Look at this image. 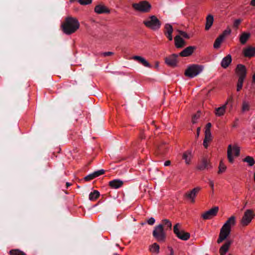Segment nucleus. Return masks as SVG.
<instances>
[{
  "label": "nucleus",
  "instance_id": "obj_1",
  "mask_svg": "<svg viewBox=\"0 0 255 255\" xmlns=\"http://www.w3.org/2000/svg\"><path fill=\"white\" fill-rule=\"evenodd\" d=\"M62 28L63 32L68 35L74 33L80 26L78 20L72 17H68L62 23Z\"/></svg>",
  "mask_w": 255,
  "mask_h": 255
},
{
  "label": "nucleus",
  "instance_id": "obj_2",
  "mask_svg": "<svg viewBox=\"0 0 255 255\" xmlns=\"http://www.w3.org/2000/svg\"><path fill=\"white\" fill-rule=\"evenodd\" d=\"M204 66L201 65L192 64L188 67L185 71V76L192 78L199 75L203 70Z\"/></svg>",
  "mask_w": 255,
  "mask_h": 255
},
{
  "label": "nucleus",
  "instance_id": "obj_3",
  "mask_svg": "<svg viewBox=\"0 0 255 255\" xmlns=\"http://www.w3.org/2000/svg\"><path fill=\"white\" fill-rule=\"evenodd\" d=\"M166 232L162 225H157L154 227L152 236L157 242L163 243L165 242L166 238Z\"/></svg>",
  "mask_w": 255,
  "mask_h": 255
},
{
  "label": "nucleus",
  "instance_id": "obj_4",
  "mask_svg": "<svg viewBox=\"0 0 255 255\" xmlns=\"http://www.w3.org/2000/svg\"><path fill=\"white\" fill-rule=\"evenodd\" d=\"M143 23L144 25L153 30H156L160 28L161 23L155 15H151L144 20Z\"/></svg>",
  "mask_w": 255,
  "mask_h": 255
},
{
  "label": "nucleus",
  "instance_id": "obj_5",
  "mask_svg": "<svg viewBox=\"0 0 255 255\" xmlns=\"http://www.w3.org/2000/svg\"><path fill=\"white\" fill-rule=\"evenodd\" d=\"M132 7L135 10L142 12H149L151 8V4L147 1H140L138 3H133Z\"/></svg>",
  "mask_w": 255,
  "mask_h": 255
},
{
  "label": "nucleus",
  "instance_id": "obj_6",
  "mask_svg": "<svg viewBox=\"0 0 255 255\" xmlns=\"http://www.w3.org/2000/svg\"><path fill=\"white\" fill-rule=\"evenodd\" d=\"M234 151L235 156H238L240 155V150L237 146L232 147L231 144L228 145L227 149V157L230 163L234 162V157L232 154V151Z\"/></svg>",
  "mask_w": 255,
  "mask_h": 255
},
{
  "label": "nucleus",
  "instance_id": "obj_7",
  "mask_svg": "<svg viewBox=\"0 0 255 255\" xmlns=\"http://www.w3.org/2000/svg\"><path fill=\"white\" fill-rule=\"evenodd\" d=\"M230 229L226 228V227H222L220 230L219 238L217 240V243L220 244L229 236L231 233Z\"/></svg>",
  "mask_w": 255,
  "mask_h": 255
},
{
  "label": "nucleus",
  "instance_id": "obj_8",
  "mask_svg": "<svg viewBox=\"0 0 255 255\" xmlns=\"http://www.w3.org/2000/svg\"><path fill=\"white\" fill-rule=\"evenodd\" d=\"M254 217L253 211L251 210H247L244 213L242 218L241 223L243 226L248 225Z\"/></svg>",
  "mask_w": 255,
  "mask_h": 255
},
{
  "label": "nucleus",
  "instance_id": "obj_9",
  "mask_svg": "<svg viewBox=\"0 0 255 255\" xmlns=\"http://www.w3.org/2000/svg\"><path fill=\"white\" fill-rule=\"evenodd\" d=\"M219 210L218 207H214V208L210 209L209 210L205 212L202 215V217L204 220H208L211 219L212 217L215 216L217 214Z\"/></svg>",
  "mask_w": 255,
  "mask_h": 255
},
{
  "label": "nucleus",
  "instance_id": "obj_10",
  "mask_svg": "<svg viewBox=\"0 0 255 255\" xmlns=\"http://www.w3.org/2000/svg\"><path fill=\"white\" fill-rule=\"evenodd\" d=\"M201 188L200 187H196L190 191L187 192L184 195V197L190 200L192 203L195 202V198L198 193V192L200 190Z\"/></svg>",
  "mask_w": 255,
  "mask_h": 255
},
{
  "label": "nucleus",
  "instance_id": "obj_11",
  "mask_svg": "<svg viewBox=\"0 0 255 255\" xmlns=\"http://www.w3.org/2000/svg\"><path fill=\"white\" fill-rule=\"evenodd\" d=\"M236 73L238 75L239 78H243L245 79L247 74L246 67L242 64H238L236 68Z\"/></svg>",
  "mask_w": 255,
  "mask_h": 255
},
{
  "label": "nucleus",
  "instance_id": "obj_12",
  "mask_svg": "<svg viewBox=\"0 0 255 255\" xmlns=\"http://www.w3.org/2000/svg\"><path fill=\"white\" fill-rule=\"evenodd\" d=\"M178 55L175 54H173L171 56L165 58V63L169 66L171 67H174L177 64V57Z\"/></svg>",
  "mask_w": 255,
  "mask_h": 255
},
{
  "label": "nucleus",
  "instance_id": "obj_13",
  "mask_svg": "<svg viewBox=\"0 0 255 255\" xmlns=\"http://www.w3.org/2000/svg\"><path fill=\"white\" fill-rule=\"evenodd\" d=\"M95 12L98 14L110 13V9L103 4H99L96 5L94 9Z\"/></svg>",
  "mask_w": 255,
  "mask_h": 255
},
{
  "label": "nucleus",
  "instance_id": "obj_14",
  "mask_svg": "<svg viewBox=\"0 0 255 255\" xmlns=\"http://www.w3.org/2000/svg\"><path fill=\"white\" fill-rule=\"evenodd\" d=\"M245 57H252L255 55V47L249 46L243 49Z\"/></svg>",
  "mask_w": 255,
  "mask_h": 255
},
{
  "label": "nucleus",
  "instance_id": "obj_15",
  "mask_svg": "<svg viewBox=\"0 0 255 255\" xmlns=\"http://www.w3.org/2000/svg\"><path fill=\"white\" fill-rule=\"evenodd\" d=\"M195 49L196 47L195 46H188L182 51L179 53V55L182 57L189 56L192 54Z\"/></svg>",
  "mask_w": 255,
  "mask_h": 255
},
{
  "label": "nucleus",
  "instance_id": "obj_16",
  "mask_svg": "<svg viewBox=\"0 0 255 255\" xmlns=\"http://www.w3.org/2000/svg\"><path fill=\"white\" fill-rule=\"evenodd\" d=\"M124 184L120 179H114L109 182V186L113 189H118L121 187Z\"/></svg>",
  "mask_w": 255,
  "mask_h": 255
},
{
  "label": "nucleus",
  "instance_id": "obj_17",
  "mask_svg": "<svg viewBox=\"0 0 255 255\" xmlns=\"http://www.w3.org/2000/svg\"><path fill=\"white\" fill-rule=\"evenodd\" d=\"M132 59L135 61H138L139 63L141 64L145 67L151 68L152 66L146 60V59L140 56H134Z\"/></svg>",
  "mask_w": 255,
  "mask_h": 255
},
{
  "label": "nucleus",
  "instance_id": "obj_18",
  "mask_svg": "<svg viewBox=\"0 0 255 255\" xmlns=\"http://www.w3.org/2000/svg\"><path fill=\"white\" fill-rule=\"evenodd\" d=\"M175 45L177 48L183 47L186 45V42L180 35H177L174 38Z\"/></svg>",
  "mask_w": 255,
  "mask_h": 255
},
{
  "label": "nucleus",
  "instance_id": "obj_19",
  "mask_svg": "<svg viewBox=\"0 0 255 255\" xmlns=\"http://www.w3.org/2000/svg\"><path fill=\"white\" fill-rule=\"evenodd\" d=\"M232 62V57L229 54L222 59L221 65L224 68H227Z\"/></svg>",
  "mask_w": 255,
  "mask_h": 255
},
{
  "label": "nucleus",
  "instance_id": "obj_20",
  "mask_svg": "<svg viewBox=\"0 0 255 255\" xmlns=\"http://www.w3.org/2000/svg\"><path fill=\"white\" fill-rule=\"evenodd\" d=\"M232 244L231 241H227L226 243L220 248V255H225L228 252L230 246Z\"/></svg>",
  "mask_w": 255,
  "mask_h": 255
},
{
  "label": "nucleus",
  "instance_id": "obj_21",
  "mask_svg": "<svg viewBox=\"0 0 255 255\" xmlns=\"http://www.w3.org/2000/svg\"><path fill=\"white\" fill-rule=\"evenodd\" d=\"M158 225H162V227L163 229H165L166 231L168 230H171L172 228V223L168 219H164L161 221V223L159 224Z\"/></svg>",
  "mask_w": 255,
  "mask_h": 255
},
{
  "label": "nucleus",
  "instance_id": "obj_22",
  "mask_svg": "<svg viewBox=\"0 0 255 255\" xmlns=\"http://www.w3.org/2000/svg\"><path fill=\"white\" fill-rule=\"evenodd\" d=\"M214 21L213 16L211 14H209L206 19L205 30H208L212 26Z\"/></svg>",
  "mask_w": 255,
  "mask_h": 255
},
{
  "label": "nucleus",
  "instance_id": "obj_23",
  "mask_svg": "<svg viewBox=\"0 0 255 255\" xmlns=\"http://www.w3.org/2000/svg\"><path fill=\"white\" fill-rule=\"evenodd\" d=\"M176 236L182 240L187 241L190 238V235L189 233L181 230L179 232L178 235H176Z\"/></svg>",
  "mask_w": 255,
  "mask_h": 255
},
{
  "label": "nucleus",
  "instance_id": "obj_24",
  "mask_svg": "<svg viewBox=\"0 0 255 255\" xmlns=\"http://www.w3.org/2000/svg\"><path fill=\"white\" fill-rule=\"evenodd\" d=\"M235 217L234 216H231L228 219L226 222L222 227H226V228L230 229L231 230V227L235 225Z\"/></svg>",
  "mask_w": 255,
  "mask_h": 255
},
{
  "label": "nucleus",
  "instance_id": "obj_25",
  "mask_svg": "<svg viewBox=\"0 0 255 255\" xmlns=\"http://www.w3.org/2000/svg\"><path fill=\"white\" fill-rule=\"evenodd\" d=\"M210 166V164L207 159H203L201 162L198 165V169L202 170L205 169H208Z\"/></svg>",
  "mask_w": 255,
  "mask_h": 255
},
{
  "label": "nucleus",
  "instance_id": "obj_26",
  "mask_svg": "<svg viewBox=\"0 0 255 255\" xmlns=\"http://www.w3.org/2000/svg\"><path fill=\"white\" fill-rule=\"evenodd\" d=\"M251 36L250 33L243 32L241 35L240 41L242 44H245Z\"/></svg>",
  "mask_w": 255,
  "mask_h": 255
},
{
  "label": "nucleus",
  "instance_id": "obj_27",
  "mask_svg": "<svg viewBox=\"0 0 255 255\" xmlns=\"http://www.w3.org/2000/svg\"><path fill=\"white\" fill-rule=\"evenodd\" d=\"M228 101L226 102L225 105L216 109L215 114L216 116L220 117L223 116L224 114L225 109L226 108V105L228 104Z\"/></svg>",
  "mask_w": 255,
  "mask_h": 255
},
{
  "label": "nucleus",
  "instance_id": "obj_28",
  "mask_svg": "<svg viewBox=\"0 0 255 255\" xmlns=\"http://www.w3.org/2000/svg\"><path fill=\"white\" fill-rule=\"evenodd\" d=\"M100 196V192L97 190H94L89 194V200L91 201L96 200Z\"/></svg>",
  "mask_w": 255,
  "mask_h": 255
},
{
  "label": "nucleus",
  "instance_id": "obj_29",
  "mask_svg": "<svg viewBox=\"0 0 255 255\" xmlns=\"http://www.w3.org/2000/svg\"><path fill=\"white\" fill-rule=\"evenodd\" d=\"M243 161L248 163V165L250 166H253L255 163L254 158L250 156H247L243 159Z\"/></svg>",
  "mask_w": 255,
  "mask_h": 255
},
{
  "label": "nucleus",
  "instance_id": "obj_30",
  "mask_svg": "<svg viewBox=\"0 0 255 255\" xmlns=\"http://www.w3.org/2000/svg\"><path fill=\"white\" fill-rule=\"evenodd\" d=\"M224 39V38H223V36L220 35L218 37H217L214 43V47L216 49L219 48Z\"/></svg>",
  "mask_w": 255,
  "mask_h": 255
},
{
  "label": "nucleus",
  "instance_id": "obj_31",
  "mask_svg": "<svg viewBox=\"0 0 255 255\" xmlns=\"http://www.w3.org/2000/svg\"><path fill=\"white\" fill-rule=\"evenodd\" d=\"M164 31L165 34H172L173 31V27L170 24L166 23L164 25Z\"/></svg>",
  "mask_w": 255,
  "mask_h": 255
},
{
  "label": "nucleus",
  "instance_id": "obj_32",
  "mask_svg": "<svg viewBox=\"0 0 255 255\" xmlns=\"http://www.w3.org/2000/svg\"><path fill=\"white\" fill-rule=\"evenodd\" d=\"M159 246L157 243L153 244L149 248L150 252L158 254L159 252Z\"/></svg>",
  "mask_w": 255,
  "mask_h": 255
},
{
  "label": "nucleus",
  "instance_id": "obj_33",
  "mask_svg": "<svg viewBox=\"0 0 255 255\" xmlns=\"http://www.w3.org/2000/svg\"><path fill=\"white\" fill-rule=\"evenodd\" d=\"M191 153L190 151H186L183 153V158L185 160L186 164H189Z\"/></svg>",
  "mask_w": 255,
  "mask_h": 255
},
{
  "label": "nucleus",
  "instance_id": "obj_34",
  "mask_svg": "<svg viewBox=\"0 0 255 255\" xmlns=\"http://www.w3.org/2000/svg\"><path fill=\"white\" fill-rule=\"evenodd\" d=\"M167 148V145L165 143L161 144L158 147V151L161 154H163Z\"/></svg>",
  "mask_w": 255,
  "mask_h": 255
},
{
  "label": "nucleus",
  "instance_id": "obj_35",
  "mask_svg": "<svg viewBox=\"0 0 255 255\" xmlns=\"http://www.w3.org/2000/svg\"><path fill=\"white\" fill-rule=\"evenodd\" d=\"M10 255H26L24 252L19 250H12L9 252Z\"/></svg>",
  "mask_w": 255,
  "mask_h": 255
},
{
  "label": "nucleus",
  "instance_id": "obj_36",
  "mask_svg": "<svg viewBox=\"0 0 255 255\" xmlns=\"http://www.w3.org/2000/svg\"><path fill=\"white\" fill-rule=\"evenodd\" d=\"M226 169V166L224 165L222 160H221L220 162V164L219 166V170L218 173L219 174H221L224 172Z\"/></svg>",
  "mask_w": 255,
  "mask_h": 255
},
{
  "label": "nucleus",
  "instance_id": "obj_37",
  "mask_svg": "<svg viewBox=\"0 0 255 255\" xmlns=\"http://www.w3.org/2000/svg\"><path fill=\"white\" fill-rule=\"evenodd\" d=\"M250 106L249 102L245 101H243L242 108V111L246 112L249 111L250 110Z\"/></svg>",
  "mask_w": 255,
  "mask_h": 255
},
{
  "label": "nucleus",
  "instance_id": "obj_38",
  "mask_svg": "<svg viewBox=\"0 0 255 255\" xmlns=\"http://www.w3.org/2000/svg\"><path fill=\"white\" fill-rule=\"evenodd\" d=\"M244 81V79H243V78H239L237 87V91H240L242 89Z\"/></svg>",
  "mask_w": 255,
  "mask_h": 255
},
{
  "label": "nucleus",
  "instance_id": "obj_39",
  "mask_svg": "<svg viewBox=\"0 0 255 255\" xmlns=\"http://www.w3.org/2000/svg\"><path fill=\"white\" fill-rule=\"evenodd\" d=\"M211 139L212 138L211 131H205L204 140H205L206 141H210Z\"/></svg>",
  "mask_w": 255,
  "mask_h": 255
},
{
  "label": "nucleus",
  "instance_id": "obj_40",
  "mask_svg": "<svg viewBox=\"0 0 255 255\" xmlns=\"http://www.w3.org/2000/svg\"><path fill=\"white\" fill-rule=\"evenodd\" d=\"M201 112L200 111H198L195 115H194L192 119V122L193 124H195L197 122V119L200 117V116Z\"/></svg>",
  "mask_w": 255,
  "mask_h": 255
},
{
  "label": "nucleus",
  "instance_id": "obj_41",
  "mask_svg": "<svg viewBox=\"0 0 255 255\" xmlns=\"http://www.w3.org/2000/svg\"><path fill=\"white\" fill-rule=\"evenodd\" d=\"M78 1L81 5H88L92 3V0H78Z\"/></svg>",
  "mask_w": 255,
  "mask_h": 255
},
{
  "label": "nucleus",
  "instance_id": "obj_42",
  "mask_svg": "<svg viewBox=\"0 0 255 255\" xmlns=\"http://www.w3.org/2000/svg\"><path fill=\"white\" fill-rule=\"evenodd\" d=\"M105 172V170L104 169H101L96 171H95L94 173L95 178L104 174Z\"/></svg>",
  "mask_w": 255,
  "mask_h": 255
},
{
  "label": "nucleus",
  "instance_id": "obj_43",
  "mask_svg": "<svg viewBox=\"0 0 255 255\" xmlns=\"http://www.w3.org/2000/svg\"><path fill=\"white\" fill-rule=\"evenodd\" d=\"M231 32V29L228 27L226 30H225L223 31V33L221 35H220V36H223V38H224L226 35L230 34Z\"/></svg>",
  "mask_w": 255,
  "mask_h": 255
},
{
  "label": "nucleus",
  "instance_id": "obj_44",
  "mask_svg": "<svg viewBox=\"0 0 255 255\" xmlns=\"http://www.w3.org/2000/svg\"><path fill=\"white\" fill-rule=\"evenodd\" d=\"M179 227H180V224L179 223H177L173 227V232L176 235H178L179 232L180 231L179 230Z\"/></svg>",
  "mask_w": 255,
  "mask_h": 255
},
{
  "label": "nucleus",
  "instance_id": "obj_45",
  "mask_svg": "<svg viewBox=\"0 0 255 255\" xmlns=\"http://www.w3.org/2000/svg\"><path fill=\"white\" fill-rule=\"evenodd\" d=\"M95 178V177L94 174V173H93L90 174L88 175L87 176H86L84 178V179L86 181H90L91 180Z\"/></svg>",
  "mask_w": 255,
  "mask_h": 255
},
{
  "label": "nucleus",
  "instance_id": "obj_46",
  "mask_svg": "<svg viewBox=\"0 0 255 255\" xmlns=\"http://www.w3.org/2000/svg\"><path fill=\"white\" fill-rule=\"evenodd\" d=\"M179 34H180V36H182L183 37L189 39L190 38L188 34H187L185 32L181 31V30H178Z\"/></svg>",
  "mask_w": 255,
  "mask_h": 255
},
{
  "label": "nucleus",
  "instance_id": "obj_47",
  "mask_svg": "<svg viewBox=\"0 0 255 255\" xmlns=\"http://www.w3.org/2000/svg\"><path fill=\"white\" fill-rule=\"evenodd\" d=\"M241 22L242 20L241 19H236L234 22L233 26L237 28Z\"/></svg>",
  "mask_w": 255,
  "mask_h": 255
},
{
  "label": "nucleus",
  "instance_id": "obj_48",
  "mask_svg": "<svg viewBox=\"0 0 255 255\" xmlns=\"http://www.w3.org/2000/svg\"><path fill=\"white\" fill-rule=\"evenodd\" d=\"M155 220L154 218L151 217L147 221V223L149 225H153L155 223Z\"/></svg>",
  "mask_w": 255,
  "mask_h": 255
},
{
  "label": "nucleus",
  "instance_id": "obj_49",
  "mask_svg": "<svg viewBox=\"0 0 255 255\" xmlns=\"http://www.w3.org/2000/svg\"><path fill=\"white\" fill-rule=\"evenodd\" d=\"M212 127V124L210 123H208L205 128V131H210V128Z\"/></svg>",
  "mask_w": 255,
  "mask_h": 255
},
{
  "label": "nucleus",
  "instance_id": "obj_50",
  "mask_svg": "<svg viewBox=\"0 0 255 255\" xmlns=\"http://www.w3.org/2000/svg\"><path fill=\"white\" fill-rule=\"evenodd\" d=\"M113 54V53L112 52H106L102 53V55L104 56H111Z\"/></svg>",
  "mask_w": 255,
  "mask_h": 255
},
{
  "label": "nucleus",
  "instance_id": "obj_51",
  "mask_svg": "<svg viewBox=\"0 0 255 255\" xmlns=\"http://www.w3.org/2000/svg\"><path fill=\"white\" fill-rule=\"evenodd\" d=\"M165 35H166L167 38L169 39V40H170V41L172 40V34H165Z\"/></svg>",
  "mask_w": 255,
  "mask_h": 255
},
{
  "label": "nucleus",
  "instance_id": "obj_52",
  "mask_svg": "<svg viewBox=\"0 0 255 255\" xmlns=\"http://www.w3.org/2000/svg\"><path fill=\"white\" fill-rule=\"evenodd\" d=\"M201 128L200 127H198L197 129V132L196 135V137L198 138L199 136Z\"/></svg>",
  "mask_w": 255,
  "mask_h": 255
},
{
  "label": "nucleus",
  "instance_id": "obj_53",
  "mask_svg": "<svg viewBox=\"0 0 255 255\" xmlns=\"http://www.w3.org/2000/svg\"><path fill=\"white\" fill-rule=\"evenodd\" d=\"M209 185H210L211 188H212V191H213V190H214V182H213V181H212L211 180H209Z\"/></svg>",
  "mask_w": 255,
  "mask_h": 255
},
{
  "label": "nucleus",
  "instance_id": "obj_54",
  "mask_svg": "<svg viewBox=\"0 0 255 255\" xmlns=\"http://www.w3.org/2000/svg\"><path fill=\"white\" fill-rule=\"evenodd\" d=\"M208 142H209V141H206L204 139L203 145L205 147V148H207V147L208 146V144L207 143Z\"/></svg>",
  "mask_w": 255,
  "mask_h": 255
},
{
  "label": "nucleus",
  "instance_id": "obj_55",
  "mask_svg": "<svg viewBox=\"0 0 255 255\" xmlns=\"http://www.w3.org/2000/svg\"><path fill=\"white\" fill-rule=\"evenodd\" d=\"M170 163H171V162L169 160H167V161H166L165 162H164V166H169L170 165Z\"/></svg>",
  "mask_w": 255,
  "mask_h": 255
},
{
  "label": "nucleus",
  "instance_id": "obj_56",
  "mask_svg": "<svg viewBox=\"0 0 255 255\" xmlns=\"http://www.w3.org/2000/svg\"><path fill=\"white\" fill-rule=\"evenodd\" d=\"M250 4L252 6H255V0H252Z\"/></svg>",
  "mask_w": 255,
  "mask_h": 255
},
{
  "label": "nucleus",
  "instance_id": "obj_57",
  "mask_svg": "<svg viewBox=\"0 0 255 255\" xmlns=\"http://www.w3.org/2000/svg\"><path fill=\"white\" fill-rule=\"evenodd\" d=\"M66 185L67 188H68L69 186H70L71 185V183H70L69 182H67L66 183Z\"/></svg>",
  "mask_w": 255,
  "mask_h": 255
},
{
  "label": "nucleus",
  "instance_id": "obj_58",
  "mask_svg": "<svg viewBox=\"0 0 255 255\" xmlns=\"http://www.w3.org/2000/svg\"><path fill=\"white\" fill-rule=\"evenodd\" d=\"M252 81L253 82H255V73L253 76Z\"/></svg>",
  "mask_w": 255,
  "mask_h": 255
},
{
  "label": "nucleus",
  "instance_id": "obj_59",
  "mask_svg": "<svg viewBox=\"0 0 255 255\" xmlns=\"http://www.w3.org/2000/svg\"><path fill=\"white\" fill-rule=\"evenodd\" d=\"M232 100H232V98H230V99H229V101H231V102H232Z\"/></svg>",
  "mask_w": 255,
  "mask_h": 255
},
{
  "label": "nucleus",
  "instance_id": "obj_60",
  "mask_svg": "<svg viewBox=\"0 0 255 255\" xmlns=\"http://www.w3.org/2000/svg\"><path fill=\"white\" fill-rule=\"evenodd\" d=\"M231 255V254H229V255Z\"/></svg>",
  "mask_w": 255,
  "mask_h": 255
}]
</instances>
